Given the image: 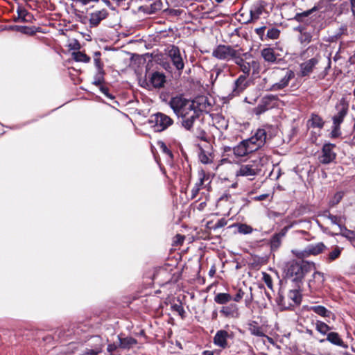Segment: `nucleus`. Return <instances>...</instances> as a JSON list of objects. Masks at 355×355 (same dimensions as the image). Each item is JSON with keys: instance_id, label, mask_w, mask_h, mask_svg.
Returning a JSON list of instances; mask_svg holds the SVG:
<instances>
[{"instance_id": "obj_55", "label": "nucleus", "mask_w": 355, "mask_h": 355, "mask_svg": "<svg viewBox=\"0 0 355 355\" xmlns=\"http://www.w3.org/2000/svg\"><path fill=\"white\" fill-rule=\"evenodd\" d=\"M290 226H286L283 229H282V230L279 233H277L276 234L282 239L283 237L285 236Z\"/></svg>"}, {"instance_id": "obj_47", "label": "nucleus", "mask_w": 355, "mask_h": 355, "mask_svg": "<svg viewBox=\"0 0 355 355\" xmlns=\"http://www.w3.org/2000/svg\"><path fill=\"white\" fill-rule=\"evenodd\" d=\"M263 280L270 289H272V280L270 275L263 272Z\"/></svg>"}, {"instance_id": "obj_33", "label": "nucleus", "mask_w": 355, "mask_h": 355, "mask_svg": "<svg viewBox=\"0 0 355 355\" xmlns=\"http://www.w3.org/2000/svg\"><path fill=\"white\" fill-rule=\"evenodd\" d=\"M257 66H258V62L253 60L252 62H245L243 64H241L239 68L240 70L243 73V75H246V76H248L251 67H254Z\"/></svg>"}, {"instance_id": "obj_32", "label": "nucleus", "mask_w": 355, "mask_h": 355, "mask_svg": "<svg viewBox=\"0 0 355 355\" xmlns=\"http://www.w3.org/2000/svg\"><path fill=\"white\" fill-rule=\"evenodd\" d=\"M232 300L229 293H220L214 297V301L219 304H225Z\"/></svg>"}, {"instance_id": "obj_57", "label": "nucleus", "mask_w": 355, "mask_h": 355, "mask_svg": "<svg viewBox=\"0 0 355 355\" xmlns=\"http://www.w3.org/2000/svg\"><path fill=\"white\" fill-rule=\"evenodd\" d=\"M265 29H266V27L262 26V27L256 28L255 32L258 35H259L260 37H262L264 34Z\"/></svg>"}, {"instance_id": "obj_16", "label": "nucleus", "mask_w": 355, "mask_h": 355, "mask_svg": "<svg viewBox=\"0 0 355 355\" xmlns=\"http://www.w3.org/2000/svg\"><path fill=\"white\" fill-rule=\"evenodd\" d=\"M220 313L227 318H238L240 315L238 306L236 304L223 306Z\"/></svg>"}, {"instance_id": "obj_8", "label": "nucleus", "mask_w": 355, "mask_h": 355, "mask_svg": "<svg viewBox=\"0 0 355 355\" xmlns=\"http://www.w3.org/2000/svg\"><path fill=\"white\" fill-rule=\"evenodd\" d=\"M212 56L221 60H230L236 56V50L230 45L219 44L212 51Z\"/></svg>"}, {"instance_id": "obj_63", "label": "nucleus", "mask_w": 355, "mask_h": 355, "mask_svg": "<svg viewBox=\"0 0 355 355\" xmlns=\"http://www.w3.org/2000/svg\"><path fill=\"white\" fill-rule=\"evenodd\" d=\"M347 26L344 25V26H342L340 28V32H339V35H343V34H345L347 33Z\"/></svg>"}, {"instance_id": "obj_34", "label": "nucleus", "mask_w": 355, "mask_h": 355, "mask_svg": "<svg viewBox=\"0 0 355 355\" xmlns=\"http://www.w3.org/2000/svg\"><path fill=\"white\" fill-rule=\"evenodd\" d=\"M146 1L148 3L150 12L152 13L156 12L162 8V2L161 0H146Z\"/></svg>"}, {"instance_id": "obj_10", "label": "nucleus", "mask_w": 355, "mask_h": 355, "mask_svg": "<svg viewBox=\"0 0 355 355\" xmlns=\"http://www.w3.org/2000/svg\"><path fill=\"white\" fill-rule=\"evenodd\" d=\"M336 146L334 144L327 143L323 145L321 153L318 157L320 163L328 164L333 162L336 157V153L334 151Z\"/></svg>"}, {"instance_id": "obj_7", "label": "nucleus", "mask_w": 355, "mask_h": 355, "mask_svg": "<svg viewBox=\"0 0 355 355\" xmlns=\"http://www.w3.org/2000/svg\"><path fill=\"white\" fill-rule=\"evenodd\" d=\"M321 60V55L319 53H316L313 58L301 63L300 65V76L302 77L309 76L318 68Z\"/></svg>"}, {"instance_id": "obj_27", "label": "nucleus", "mask_w": 355, "mask_h": 355, "mask_svg": "<svg viewBox=\"0 0 355 355\" xmlns=\"http://www.w3.org/2000/svg\"><path fill=\"white\" fill-rule=\"evenodd\" d=\"M257 174L256 169L252 165H242L236 171L237 176H254Z\"/></svg>"}, {"instance_id": "obj_51", "label": "nucleus", "mask_w": 355, "mask_h": 355, "mask_svg": "<svg viewBox=\"0 0 355 355\" xmlns=\"http://www.w3.org/2000/svg\"><path fill=\"white\" fill-rule=\"evenodd\" d=\"M227 225V220L225 218L219 219L217 223L214 225V229L223 227Z\"/></svg>"}, {"instance_id": "obj_35", "label": "nucleus", "mask_w": 355, "mask_h": 355, "mask_svg": "<svg viewBox=\"0 0 355 355\" xmlns=\"http://www.w3.org/2000/svg\"><path fill=\"white\" fill-rule=\"evenodd\" d=\"M71 55L73 59L76 62H83L87 63L90 61V58L83 52H73Z\"/></svg>"}, {"instance_id": "obj_25", "label": "nucleus", "mask_w": 355, "mask_h": 355, "mask_svg": "<svg viewBox=\"0 0 355 355\" xmlns=\"http://www.w3.org/2000/svg\"><path fill=\"white\" fill-rule=\"evenodd\" d=\"M324 216L327 217L333 225H338L340 230H343L345 221L344 216L333 215L329 211H326L324 213Z\"/></svg>"}, {"instance_id": "obj_36", "label": "nucleus", "mask_w": 355, "mask_h": 355, "mask_svg": "<svg viewBox=\"0 0 355 355\" xmlns=\"http://www.w3.org/2000/svg\"><path fill=\"white\" fill-rule=\"evenodd\" d=\"M308 122L310 123L311 126L313 128H322L324 125L322 119L317 114H312L311 119L309 120Z\"/></svg>"}, {"instance_id": "obj_42", "label": "nucleus", "mask_w": 355, "mask_h": 355, "mask_svg": "<svg viewBox=\"0 0 355 355\" xmlns=\"http://www.w3.org/2000/svg\"><path fill=\"white\" fill-rule=\"evenodd\" d=\"M252 231V227L247 224H240L238 227V232L243 234H250Z\"/></svg>"}, {"instance_id": "obj_54", "label": "nucleus", "mask_w": 355, "mask_h": 355, "mask_svg": "<svg viewBox=\"0 0 355 355\" xmlns=\"http://www.w3.org/2000/svg\"><path fill=\"white\" fill-rule=\"evenodd\" d=\"M201 189H200V187H198V186H194L192 189H191V198H196L197 195L199 193V191Z\"/></svg>"}, {"instance_id": "obj_13", "label": "nucleus", "mask_w": 355, "mask_h": 355, "mask_svg": "<svg viewBox=\"0 0 355 355\" xmlns=\"http://www.w3.org/2000/svg\"><path fill=\"white\" fill-rule=\"evenodd\" d=\"M277 99L276 96L270 94L262 98L259 105L255 108L257 114H261L273 106V103Z\"/></svg>"}, {"instance_id": "obj_48", "label": "nucleus", "mask_w": 355, "mask_h": 355, "mask_svg": "<svg viewBox=\"0 0 355 355\" xmlns=\"http://www.w3.org/2000/svg\"><path fill=\"white\" fill-rule=\"evenodd\" d=\"M199 159L202 164H208V163L211 162V159H209V157L206 155V153L204 151H202L200 153Z\"/></svg>"}, {"instance_id": "obj_2", "label": "nucleus", "mask_w": 355, "mask_h": 355, "mask_svg": "<svg viewBox=\"0 0 355 355\" xmlns=\"http://www.w3.org/2000/svg\"><path fill=\"white\" fill-rule=\"evenodd\" d=\"M315 269V265L313 262L292 261L288 263L286 270V282L301 287L305 275Z\"/></svg>"}, {"instance_id": "obj_6", "label": "nucleus", "mask_w": 355, "mask_h": 355, "mask_svg": "<svg viewBox=\"0 0 355 355\" xmlns=\"http://www.w3.org/2000/svg\"><path fill=\"white\" fill-rule=\"evenodd\" d=\"M149 122L154 124L155 131L162 132L171 126L173 123V120L164 113L157 112L150 116Z\"/></svg>"}, {"instance_id": "obj_17", "label": "nucleus", "mask_w": 355, "mask_h": 355, "mask_svg": "<svg viewBox=\"0 0 355 355\" xmlns=\"http://www.w3.org/2000/svg\"><path fill=\"white\" fill-rule=\"evenodd\" d=\"M230 337L229 333L225 330H219L214 337V343L223 349L227 347V338Z\"/></svg>"}, {"instance_id": "obj_46", "label": "nucleus", "mask_w": 355, "mask_h": 355, "mask_svg": "<svg viewBox=\"0 0 355 355\" xmlns=\"http://www.w3.org/2000/svg\"><path fill=\"white\" fill-rule=\"evenodd\" d=\"M312 40V35L310 33L304 32L301 33L300 41L302 43L309 44Z\"/></svg>"}, {"instance_id": "obj_62", "label": "nucleus", "mask_w": 355, "mask_h": 355, "mask_svg": "<svg viewBox=\"0 0 355 355\" xmlns=\"http://www.w3.org/2000/svg\"><path fill=\"white\" fill-rule=\"evenodd\" d=\"M94 63H95V65L96 67L98 69H102L103 68V64L101 62V60L100 58H95L94 59Z\"/></svg>"}, {"instance_id": "obj_58", "label": "nucleus", "mask_w": 355, "mask_h": 355, "mask_svg": "<svg viewBox=\"0 0 355 355\" xmlns=\"http://www.w3.org/2000/svg\"><path fill=\"white\" fill-rule=\"evenodd\" d=\"M268 197V194H262L260 196H255L254 198V200H257V201H261V200H266Z\"/></svg>"}, {"instance_id": "obj_38", "label": "nucleus", "mask_w": 355, "mask_h": 355, "mask_svg": "<svg viewBox=\"0 0 355 355\" xmlns=\"http://www.w3.org/2000/svg\"><path fill=\"white\" fill-rule=\"evenodd\" d=\"M342 250L343 249L338 246L334 247L331 250V251L327 254V261L329 262H331L338 259L341 254Z\"/></svg>"}, {"instance_id": "obj_43", "label": "nucleus", "mask_w": 355, "mask_h": 355, "mask_svg": "<svg viewBox=\"0 0 355 355\" xmlns=\"http://www.w3.org/2000/svg\"><path fill=\"white\" fill-rule=\"evenodd\" d=\"M282 238L278 236L277 234L273 235L270 240V245L272 249H277L282 243Z\"/></svg>"}, {"instance_id": "obj_44", "label": "nucleus", "mask_w": 355, "mask_h": 355, "mask_svg": "<svg viewBox=\"0 0 355 355\" xmlns=\"http://www.w3.org/2000/svg\"><path fill=\"white\" fill-rule=\"evenodd\" d=\"M280 31L276 28H272L267 32V37L270 39L275 40L277 39L279 36Z\"/></svg>"}, {"instance_id": "obj_61", "label": "nucleus", "mask_w": 355, "mask_h": 355, "mask_svg": "<svg viewBox=\"0 0 355 355\" xmlns=\"http://www.w3.org/2000/svg\"><path fill=\"white\" fill-rule=\"evenodd\" d=\"M231 199H232V196L228 193H225L220 198V200L228 201V200H230Z\"/></svg>"}, {"instance_id": "obj_30", "label": "nucleus", "mask_w": 355, "mask_h": 355, "mask_svg": "<svg viewBox=\"0 0 355 355\" xmlns=\"http://www.w3.org/2000/svg\"><path fill=\"white\" fill-rule=\"evenodd\" d=\"M327 340L329 341L334 345L343 347H347L346 345L344 344V342L343 340L340 338L338 333L336 332H331L327 334Z\"/></svg>"}, {"instance_id": "obj_53", "label": "nucleus", "mask_w": 355, "mask_h": 355, "mask_svg": "<svg viewBox=\"0 0 355 355\" xmlns=\"http://www.w3.org/2000/svg\"><path fill=\"white\" fill-rule=\"evenodd\" d=\"M173 309L174 311H177L179 313L180 315H182L183 313H184V310L182 307V305H179V304H174L173 306Z\"/></svg>"}, {"instance_id": "obj_41", "label": "nucleus", "mask_w": 355, "mask_h": 355, "mask_svg": "<svg viewBox=\"0 0 355 355\" xmlns=\"http://www.w3.org/2000/svg\"><path fill=\"white\" fill-rule=\"evenodd\" d=\"M315 10V8H313L312 9H310L309 10H306V11H304L303 12H300V13H297L295 15V16L294 17V19L299 21V22H302L303 21V19L304 17H307L309 15H310L313 10Z\"/></svg>"}, {"instance_id": "obj_23", "label": "nucleus", "mask_w": 355, "mask_h": 355, "mask_svg": "<svg viewBox=\"0 0 355 355\" xmlns=\"http://www.w3.org/2000/svg\"><path fill=\"white\" fill-rule=\"evenodd\" d=\"M150 82L155 88L163 87L166 82V77L164 73L155 72L152 74Z\"/></svg>"}, {"instance_id": "obj_20", "label": "nucleus", "mask_w": 355, "mask_h": 355, "mask_svg": "<svg viewBox=\"0 0 355 355\" xmlns=\"http://www.w3.org/2000/svg\"><path fill=\"white\" fill-rule=\"evenodd\" d=\"M265 10V5L263 2H257L254 3L250 8V19L249 21H254L259 19Z\"/></svg>"}, {"instance_id": "obj_49", "label": "nucleus", "mask_w": 355, "mask_h": 355, "mask_svg": "<svg viewBox=\"0 0 355 355\" xmlns=\"http://www.w3.org/2000/svg\"><path fill=\"white\" fill-rule=\"evenodd\" d=\"M340 125H334V128L331 132L332 138H337L340 135Z\"/></svg>"}, {"instance_id": "obj_4", "label": "nucleus", "mask_w": 355, "mask_h": 355, "mask_svg": "<svg viewBox=\"0 0 355 355\" xmlns=\"http://www.w3.org/2000/svg\"><path fill=\"white\" fill-rule=\"evenodd\" d=\"M293 288L289 290L287 296L279 295L278 304L284 309H289L291 307L297 306L301 303L302 295L300 292L301 287H297L293 284Z\"/></svg>"}, {"instance_id": "obj_11", "label": "nucleus", "mask_w": 355, "mask_h": 355, "mask_svg": "<svg viewBox=\"0 0 355 355\" xmlns=\"http://www.w3.org/2000/svg\"><path fill=\"white\" fill-rule=\"evenodd\" d=\"M267 139V132L263 128H259L256 132L249 139L248 141L252 146L255 148V151L262 147Z\"/></svg>"}, {"instance_id": "obj_5", "label": "nucleus", "mask_w": 355, "mask_h": 355, "mask_svg": "<svg viewBox=\"0 0 355 355\" xmlns=\"http://www.w3.org/2000/svg\"><path fill=\"white\" fill-rule=\"evenodd\" d=\"M326 249L325 245L322 242L307 245L304 250H293L292 253L298 259H304L310 256H316L322 253Z\"/></svg>"}, {"instance_id": "obj_15", "label": "nucleus", "mask_w": 355, "mask_h": 355, "mask_svg": "<svg viewBox=\"0 0 355 355\" xmlns=\"http://www.w3.org/2000/svg\"><path fill=\"white\" fill-rule=\"evenodd\" d=\"M324 282L323 273L319 271H315L312 275V279L309 281V287L311 291L318 290L322 288Z\"/></svg>"}, {"instance_id": "obj_18", "label": "nucleus", "mask_w": 355, "mask_h": 355, "mask_svg": "<svg viewBox=\"0 0 355 355\" xmlns=\"http://www.w3.org/2000/svg\"><path fill=\"white\" fill-rule=\"evenodd\" d=\"M247 77L248 76H246V75H241L235 80L232 89V92L234 96L239 95L247 88L248 86Z\"/></svg>"}, {"instance_id": "obj_52", "label": "nucleus", "mask_w": 355, "mask_h": 355, "mask_svg": "<svg viewBox=\"0 0 355 355\" xmlns=\"http://www.w3.org/2000/svg\"><path fill=\"white\" fill-rule=\"evenodd\" d=\"M244 296V292L241 289H239L237 293L234 297V301L239 302Z\"/></svg>"}, {"instance_id": "obj_37", "label": "nucleus", "mask_w": 355, "mask_h": 355, "mask_svg": "<svg viewBox=\"0 0 355 355\" xmlns=\"http://www.w3.org/2000/svg\"><path fill=\"white\" fill-rule=\"evenodd\" d=\"M13 29L17 31L21 32L22 33L30 35H34L37 32L36 28L34 26L28 27V26H15L13 28Z\"/></svg>"}, {"instance_id": "obj_40", "label": "nucleus", "mask_w": 355, "mask_h": 355, "mask_svg": "<svg viewBox=\"0 0 355 355\" xmlns=\"http://www.w3.org/2000/svg\"><path fill=\"white\" fill-rule=\"evenodd\" d=\"M344 196V192L343 191H338L336 192L332 198L329 201V206L334 207L337 204H338L340 200L343 199Z\"/></svg>"}, {"instance_id": "obj_59", "label": "nucleus", "mask_w": 355, "mask_h": 355, "mask_svg": "<svg viewBox=\"0 0 355 355\" xmlns=\"http://www.w3.org/2000/svg\"><path fill=\"white\" fill-rule=\"evenodd\" d=\"M102 82H103V78L100 76L98 77H96L94 80V81L93 82V83L96 85V86H102L101 84H102Z\"/></svg>"}, {"instance_id": "obj_21", "label": "nucleus", "mask_w": 355, "mask_h": 355, "mask_svg": "<svg viewBox=\"0 0 355 355\" xmlns=\"http://www.w3.org/2000/svg\"><path fill=\"white\" fill-rule=\"evenodd\" d=\"M92 343L93 349H89L88 354L97 355L102 351V348L104 346L103 339L98 336H95L92 338Z\"/></svg>"}, {"instance_id": "obj_45", "label": "nucleus", "mask_w": 355, "mask_h": 355, "mask_svg": "<svg viewBox=\"0 0 355 355\" xmlns=\"http://www.w3.org/2000/svg\"><path fill=\"white\" fill-rule=\"evenodd\" d=\"M207 180H209V177L205 175L204 171H201L199 174V180L195 185L202 189L205 182Z\"/></svg>"}, {"instance_id": "obj_60", "label": "nucleus", "mask_w": 355, "mask_h": 355, "mask_svg": "<svg viewBox=\"0 0 355 355\" xmlns=\"http://www.w3.org/2000/svg\"><path fill=\"white\" fill-rule=\"evenodd\" d=\"M119 346L114 345V344H110L108 345L107 346V351L110 352V353H112L114 351H115L116 349V348L118 347Z\"/></svg>"}, {"instance_id": "obj_14", "label": "nucleus", "mask_w": 355, "mask_h": 355, "mask_svg": "<svg viewBox=\"0 0 355 355\" xmlns=\"http://www.w3.org/2000/svg\"><path fill=\"white\" fill-rule=\"evenodd\" d=\"M255 151V148L252 146L247 139L241 141L233 148V152L236 157H244Z\"/></svg>"}, {"instance_id": "obj_1", "label": "nucleus", "mask_w": 355, "mask_h": 355, "mask_svg": "<svg viewBox=\"0 0 355 355\" xmlns=\"http://www.w3.org/2000/svg\"><path fill=\"white\" fill-rule=\"evenodd\" d=\"M169 105L175 114L182 119V125L186 130L194 131L196 126V136L201 139L205 137V132L200 127V114L194 108L193 103L182 96H176L171 99Z\"/></svg>"}, {"instance_id": "obj_64", "label": "nucleus", "mask_w": 355, "mask_h": 355, "mask_svg": "<svg viewBox=\"0 0 355 355\" xmlns=\"http://www.w3.org/2000/svg\"><path fill=\"white\" fill-rule=\"evenodd\" d=\"M350 3H351V10H352L354 16H355V0H350Z\"/></svg>"}, {"instance_id": "obj_56", "label": "nucleus", "mask_w": 355, "mask_h": 355, "mask_svg": "<svg viewBox=\"0 0 355 355\" xmlns=\"http://www.w3.org/2000/svg\"><path fill=\"white\" fill-rule=\"evenodd\" d=\"M315 51H317V47L316 46H309L307 48V49L306 50L304 53H307V54L311 53L313 55V54H314Z\"/></svg>"}, {"instance_id": "obj_29", "label": "nucleus", "mask_w": 355, "mask_h": 355, "mask_svg": "<svg viewBox=\"0 0 355 355\" xmlns=\"http://www.w3.org/2000/svg\"><path fill=\"white\" fill-rule=\"evenodd\" d=\"M33 15L27 12L25 9L18 8L17 17L15 18V21L17 22H30L33 19Z\"/></svg>"}, {"instance_id": "obj_26", "label": "nucleus", "mask_w": 355, "mask_h": 355, "mask_svg": "<svg viewBox=\"0 0 355 355\" xmlns=\"http://www.w3.org/2000/svg\"><path fill=\"white\" fill-rule=\"evenodd\" d=\"M248 329L252 335L263 337L265 336V334L263 331V328L259 325L256 321H251L248 324Z\"/></svg>"}, {"instance_id": "obj_19", "label": "nucleus", "mask_w": 355, "mask_h": 355, "mask_svg": "<svg viewBox=\"0 0 355 355\" xmlns=\"http://www.w3.org/2000/svg\"><path fill=\"white\" fill-rule=\"evenodd\" d=\"M261 56L263 58L265 62L270 64H275L278 60L279 55L275 53L273 48L267 47L261 51Z\"/></svg>"}, {"instance_id": "obj_24", "label": "nucleus", "mask_w": 355, "mask_h": 355, "mask_svg": "<svg viewBox=\"0 0 355 355\" xmlns=\"http://www.w3.org/2000/svg\"><path fill=\"white\" fill-rule=\"evenodd\" d=\"M340 106L341 107L338 108V114L333 117L334 125H340L341 123L343 121V119L347 113L348 105L347 104L341 103Z\"/></svg>"}, {"instance_id": "obj_39", "label": "nucleus", "mask_w": 355, "mask_h": 355, "mask_svg": "<svg viewBox=\"0 0 355 355\" xmlns=\"http://www.w3.org/2000/svg\"><path fill=\"white\" fill-rule=\"evenodd\" d=\"M315 329L324 335L331 329V327L326 323L318 320L315 323Z\"/></svg>"}, {"instance_id": "obj_50", "label": "nucleus", "mask_w": 355, "mask_h": 355, "mask_svg": "<svg viewBox=\"0 0 355 355\" xmlns=\"http://www.w3.org/2000/svg\"><path fill=\"white\" fill-rule=\"evenodd\" d=\"M232 60H234V63L238 65L239 67L241 66V64H243L245 62H246L245 60H243L241 56L238 55V51L236 50V56L232 58Z\"/></svg>"}, {"instance_id": "obj_31", "label": "nucleus", "mask_w": 355, "mask_h": 355, "mask_svg": "<svg viewBox=\"0 0 355 355\" xmlns=\"http://www.w3.org/2000/svg\"><path fill=\"white\" fill-rule=\"evenodd\" d=\"M309 310L313 311L316 314L322 317H329L331 314L330 311L327 310L324 306L320 305L311 306Z\"/></svg>"}, {"instance_id": "obj_22", "label": "nucleus", "mask_w": 355, "mask_h": 355, "mask_svg": "<svg viewBox=\"0 0 355 355\" xmlns=\"http://www.w3.org/2000/svg\"><path fill=\"white\" fill-rule=\"evenodd\" d=\"M108 12L105 9L98 10L90 15L89 22L93 26H97L99 23L107 16Z\"/></svg>"}, {"instance_id": "obj_12", "label": "nucleus", "mask_w": 355, "mask_h": 355, "mask_svg": "<svg viewBox=\"0 0 355 355\" xmlns=\"http://www.w3.org/2000/svg\"><path fill=\"white\" fill-rule=\"evenodd\" d=\"M191 101L194 103V108L198 110L199 114L200 112H208L211 110L212 102L205 96H198L194 101Z\"/></svg>"}, {"instance_id": "obj_3", "label": "nucleus", "mask_w": 355, "mask_h": 355, "mask_svg": "<svg viewBox=\"0 0 355 355\" xmlns=\"http://www.w3.org/2000/svg\"><path fill=\"white\" fill-rule=\"evenodd\" d=\"M295 78V73L288 68H274L267 78L268 91L277 92L288 87L290 81Z\"/></svg>"}, {"instance_id": "obj_9", "label": "nucleus", "mask_w": 355, "mask_h": 355, "mask_svg": "<svg viewBox=\"0 0 355 355\" xmlns=\"http://www.w3.org/2000/svg\"><path fill=\"white\" fill-rule=\"evenodd\" d=\"M165 51L176 69L182 71L184 67V62L181 55L180 49L175 45H170L165 49Z\"/></svg>"}, {"instance_id": "obj_28", "label": "nucleus", "mask_w": 355, "mask_h": 355, "mask_svg": "<svg viewBox=\"0 0 355 355\" xmlns=\"http://www.w3.org/2000/svg\"><path fill=\"white\" fill-rule=\"evenodd\" d=\"M118 338L119 340V347L122 349H130L137 343V340L132 337L121 338L119 336Z\"/></svg>"}]
</instances>
